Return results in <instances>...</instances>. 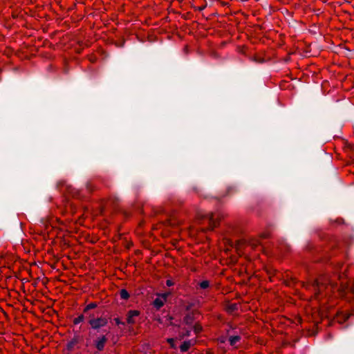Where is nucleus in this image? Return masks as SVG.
<instances>
[{
    "label": "nucleus",
    "mask_w": 354,
    "mask_h": 354,
    "mask_svg": "<svg viewBox=\"0 0 354 354\" xmlns=\"http://www.w3.org/2000/svg\"><path fill=\"white\" fill-rule=\"evenodd\" d=\"M313 290L315 291V297L317 298L319 295L322 293L323 291H325V295H328L329 292H334L336 289L340 291L339 295H343L342 292L344 291V289H338L336 285L333 283H329L326 285L324 282L322 281V279L317 280L315 281L313 285Z\"/></svg>",
    "instance_id": "f257e3e1"
},
{
    "label": "nucleus",
    "mask_w": 354,
    "mask_h": 354,
    "mask_svg": "<svg viewBox=\"0 0 354 354\" xmlns=\"http://www.w3.org/2000/svg\"><path fill=\"white\" fill-rule=\"evenodd\" d=\"M221 214H218L217 215V218H216L213 213H208L203 216L204 221H207V229L210 230H213L216 226V224L218 223V221L221 218Z\"/></svg>",
    "instance_id": "f03ea898"
},
{
    "label": "nucleus",
    "mask_w": 354,
    "mask_h": 354,
    "mask_svg": "<svg viewBox=\"0 0 354 354\" xmlns=\"http://www.w3.org/2000/svg\"><path fill=\"white\" fill-rule=\"evenodd\" d=\"M107 323V319L103 317L92 318L91 320H88V324H90L91 328L97 330L100 328L105 326Z\"/></svg>",
    "instance_id": "7ed1b4c3"
},
{
    "label": "nucleus",
    "mask_w": 354,
    "mask_h": 354,
    "mask_svg": "<svg viewBox=\"0 0 354 354\" xmlns=\"http://www.w3.org/2000/svg\"><path fill=\"white\" fill-rule=\"evenodd\" d=\"M107 341L108 339L106 336L102 335L97 337V338L93 341V344L98 351H102L104 350Z\"/></svg>",
    "instance_id": "20e7f679"
},
{
    "label": "nucleus",
    "mask_w": 354,
    "mask_h": 354,
    "mask_svg": "<svg viewBox=\"0 0 354 354\" xmlns=\"http://www.w3.org/2000/svg\"><path fill=\"white\" fill-rule=\"evenodd\" d=\"M241 305L236 302H229L226 304V310L231 314H236Z\"/></svg>",
    "instance_id": "39448f33"
},
{
    "label": "nucleus",
    "mask_w": 354,
    "mask_h": 354,
    "mask_svg": "<svg viewBox=\"0 0 354 354\" xmlns=\"http://www.w3.org/2000/svg\"><path fill=\"white\" fill-rule=\"evenodd\" d=\"M81 340V337L79 335H75L71 341H69L66 345V348L68 351H72L74 346L78 344Z\"/></svg>",
    "instance_id": "423d86ee"
},
{
    "label": "nucleus",
    "mask_w": 354,
    "mask_h": 354,
    "mask_svg": "<svg viewBox=\"0 0 354 354\" xmlns=\"http://www.w3.org/2000/svg\"><path fill=\"white\" fill-rule=\"evenodd\" d=\"M140 315V312L138 310H129L127 314V323L130 324H133L135 323L133 319L134 317L138 316Z\"/></svg>",
    "instance_id": "0eeeda50"
},
{
    "label": "nucleus",
    "mask_w": 354,
    "mask_h": 354,
    "mask_svg": "<svg viewBox=\"0 0 354 354\" xmlns=\"http://www.w3.org/2000/svg\"><path fill=\"white\" fill-rule=\"evenodd\" d=\"M236 192V189L234 186L230 185L227 187L226 193L222 196V197L230 196ZM221 196H215L214 198L218 201H221Z\"/></svg>",
    "instance_id": "6e6552de"
},
{
    "label": "nucleus",
    "mask_w": 354,
    "mask_h": 354,
    "mask_svg": "<svg viewBox=\"0 0 354 354\" xmlns=\"http://www.w3.org/2000/svg\"><path fill=\"white\" fill-rule=\"evenodd\" d=\"M191 346H192L191 340L185 341L180 346V351L183 352V353L187 352Z\"/></svg>",
    "instance_id": "1a4fd4ad"
},
{
    "label": "nucleus",
    "mask_w": 354,
    "mask_h": 354,
    "mask_svg": "<svg viewBox=\"0 0 354 354\" xmlns=\"http://www.w3.org/2000/svg\"><path fill=\"white\" fill-rule=\"evenodd\" d=\"M164 300L160 298H156L153 301V305L156 309H160L164 305Z\"/></svg>",
    "instance_id": "9d476101"
},
{
    "label": "nucleus",
    "mask_w": 354,
    "mask_h": 354,
    "mask_svg": "<svg viewBox=\"0 0 354 354\" xmlns=\"http://www.w3.org/2000/svg\"><path fill=\"white\" fill-rule=\"evenodd\" d=\"M241 336L239 335H232L229 337V342L231 346H234L235 344L240 341Z\"/></svg>",
    "instance_id": "9b49d317"
},
{
    "label": "nucleus",
    "mask_w": 354,
    "mask_h": 354,
    "mask_svg": "<svg viewBox=\"0 0 354 354\" xmlns=\"http://www.w3.org/2000/svg\"><path fill=\"white\" fill-rule=\"evenodd\" d=\"M97 307V304L96 302H92L88 304L83 310L84 313H87L91 310L94 309Z\"/></svg>",
    "instance_id": "f8f14e48"
},
{
    "label": "nucleus",
    "mask_w": 354,
    "mask_h": 354,
    "mask_svg": "<svg viewBox=\"0 0 354 354\" xmlns=\"http://www.w3.org/2000/svg\"><path fill=\"white\" fill-rule=\"evenodd\" d=\"M194 322V317L190 314H187L184 317V322L187 325H192Z\"/></svg>",
    "instance_id": "ddd939ff"
},
{
    "label": "nucleus",
    "mask_w": 354,
    "mask_h": 354,
    "mask_svg": "<svg viewBox=\"0 0 354 354\" xmlns=\"http://www.w3.org/2000/svg\"><path fill=\"white\" fill-rule=\"evenodd\" d=\"M120 295L121 299L127 300L129 298V293L127 292L126 289H122L120 292Z\"/></svg>",
    "instance_id": "4468645a"
},
{
    "label": "nucleus",
    "mask_w": 354,
    "mask_h": 354,
    "mask_svg": "<svg viewBox=\"0 0 354 354\" xmlns=\"http://www.w3.org/2000/svg\"><path fill=\"white\" fill-rule=\"evenodd\" d=\"M85 319V316L84 314H81L80 315H79L77 317H76L75 319H74L73 320V323L74 324H78L82 322H84Z\"/></svg>",
    "instance_id": "2eb2a0df"
},
{
    "label": "nucleus",
    "mask_w": 354,
    "mask_h": 354,
    "mask_svg": "<svg viewBox=\"0 0 354 354\" xmlns=\"http://www.w3.org/2000/svg\"><path fill=\"white\" fill-rule=\"evenodd\" d=\"M199 286L202 289H206L209 286V281L205 280V281H201L199 283Z\"/></svg>",
    "instance_id": "dca6fc26"
},
{
    "label": "nucleus",
    "mask_w": 354,
    "mask_h": 354,
    "mask_svg": "<svg viewBox=\"0 0 354 354\" xmlns=\"http://www.w3.org/2000/svg\"><path fill=\"white\" fill-rule=\"evenodd\" d=\"M83 314L85 316V319H88V320H91L92 318H95L94 313H91L90 311H88V313H83Z\"/></svg>",
    "instance_id": "f3484780"
},
{
    "label": "nucleus",
    "mask_w": 354,
    "mask_h": 354,
    "mask_svg": "<svg viewBox=\"0 0 354 354\" xmlns=\"http://www.w3.org/2000/svg\"><path fill=\"white\" fill-rule=\"evenodd\" d=\"M191 335V330L187 329L181 335H180V339H183L185 337H189Z\"/></svg>",
    "instance_id": "a211bd4d"
},
{
    "label": "nucleus",
    "mask_w": 354,
    "mask_h": 354,
    "mask_svg": "<svg viewBox=\"0 0 354 354\" xmlns=\"http://www.w3.org/2000/svg\"><path fill=\"white\" fill-rule=\"evenodd\" d=\"M115 45L117 47L122 48L124 46V40H121V41H115Z\"/></svg>",
    "instance_id": "6ab92c4d"
},
{
    "label": "nucleus",
    "mask_w": 354,
    "mask_h": 354,
    "mask_svg": "<svg viewBox=\"0 0 354 354\" xmlns=\"http://www.w3.org/2000/svg\"><path fill=\"white\" fill-rule=\"evenodd\" d=\"M167 342L170 344L171 348H176V344H174V339L173 338H169L167 339Z\"/></svg>",
    "instance_id": "aec40b11"
},
{
    "label": "nucleus",
    "mask_w": 354,
    "mask_h": 354,
    "mask_svg": "<svg viewBox=\"0 0 354 354\" xmlns=\"http://www.w3.org/2000/svg\"><path fill=\"white\" fill-rule=\"evenodd\" d=\"M170 295L169 292H165L161 295H159L164 300V301L167 299V297Z\"/></svg>",
    "instance_id": "412c9836"
},
{
    "label": "nucleus",
    "mask_w": 354,
    "mask_h": 354,
    "mask_svg": "<svg viewBox=\"0 0 354 354\" xmlns=\"http://www.w3.org/2000/svg\"><path fill=\"white\" fill-rule=\"evenodd\" d=\"M57 188L60 189L61 192H62V187H64L65 186L64 183H57Z\"/></svg>",
    "instance_id": "4be33fe9"
},
{
    "label": "nucleus",
    "mask_w": 354,
    "mask_h": 354,
    "mask_svg": "<svg viewBox=\"0 0 354 354\" xmlns=\"http://www.w3.org/2000/svg\"><path fill=\"white\" fill-rule=\"evenodd\" d=\"M86 189H87L88 191H91V190H92V189H93V188H92V185H91V183H90V182H87V183H86Z\"/></svg>",
    "instance_id": "5701e85b"
},
{
    "label": "nucleus",
    "mask_w": 354,
    "mask_h": 354,
    "mask_svg": "<svg viewBox=\"0 0 354 354\" xmlns=\"http://www.w3.org/2000/svg\"><path fill=\"white\" fill-rule=\"evenodd\" d=\"M201 326H194V332H195L196 333H197L200 332V331H201Z\"/></svg>",
    "instance_id": "b1692460"
},
{
    "label": "nucleus",
    "mask_w": 354,
    "mask_h": 354,
    "mask_svg": "<svg viewBox=\"0 0 354 354\" xmlns=\"http://www.w3.org/2000/svg\"><path fill=\"white\" fill-rule=\"evenodd\" d=\"M166 284H167V286H173V285H174V282H173L171 280L168 279V280H167V281H166Z\"/></svg>",
    "instance_id": "393cba45"
},
{
    "label": "nucleus",
    "mask_w": 354,
    "mask_h": 354,
    "mask_svg": "<svg viewBox=\"0 0 354 354\" xmlns=\"http://www.w3.org/2000/svg\"><path fill=\"white\" fill-rule=\"evenodd\" d=\"M115 322H116V324H117L118 325H120V324H122V325H124V322H121V321L119 319V318H115Z\"/></svg>",
    "instance_id": "a878e982"
},
{
    "label": "nucleus",
    "mask_w": 354,
    "mask_h": 354,
    "mask_svg": "<svg viewBox=\"0 0 354 354\" xmlns=\"http://www.w3.org/2000/svg\"><path fill=\"white\" fill-rule=\"evenodd\" d=\"M349 289H350L351 292H352L354 294V281H353V285L349 287Z\"/></svg>",
    "instance_id": "bb28decb"
},
{
    "label": "nucleus",
    "mask_w": 354,
    "mask_h": 354,
    "mask_svg": "<svg viewBox=\"0 0 354 354\" xmlns=\"http://www.w3.org/2000/svg\"><path fill=\"white\" fill-rule=\"evenodd\" d=\"M205 6H201V7L198 8H197V10H198L201 11V10H203V9H205Z\"/></svg>",
    "instance_id": "cd10ccee"
},
{
    "label": "nucleus",
    "mask_w": 354,
    "mask_h": 354,
    "mask_svg": "<svg viewBox=\"0 0 354 354\" xmlns=\"http://www.w3.org/2000/svg\"><path fill=\"white\" fill-rule=\"evenodd\" d=\"M239 52H240V53H243V48H242V47H239Z\"/></svg>",
    "instance_id": "c85d7f7f"
}]
</instances>
